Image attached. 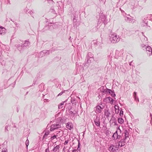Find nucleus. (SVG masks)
<instances>
[{
  "label": "nucleus",
  "mask_w": 152,
  "mask_h": 152,
  "mask_svg": "<svg viewBox=\"0 0 152 152\" xmlns=\"http://www.w3.org/2000/svg\"><path fill=\"white\" fill-rule=\"evenodd\" d=\"M117 124V123L116 122H115V125H116Z\"/></svg>",
  "instance_id": "nucleus-51"
},
{
  "label": "nucleus",
  "mask_w": 152,
  "mask_h": 152,
  "mask_svg": "<svg viewBox=\"0 0 152 152\" xmlns=\"http://www.w3.org/2000/svg\"><path fill=\"white\" fill-rule=\"evenodd\" d=\"M24 11L26 14H29L31 15L32 17L33 18L34 17V12L32 10H29L27 8H26L24 9Z\"/></svg>",
  "instance_id": "nucleus-13"
},
{
  "label": "nucleus",
  "mask_w": 152,
  "mask_h": 152,
  "mask_svg": "<svg viewBox=\"0 0 152 152\" xmlns=\"http://www.w3.org/2000/svg\"><path fill=\"white\" fill-rule=\"evenodd\" d=\"M87 57V62L88 63H90L91 61L93 59V56H92L91 53H88Z\"/></svg>",
  "instance_id": "nucleus-11"
},
{
  "label": "nucleus",
  "mask_w": 152,
  "mask_h": 152,
  "mask_svg": "<svg viewBox=\"0 0 152 152\" xmlns=\"http://www.w3.org/2000/svg\"><path fill=\"white\" fill-rule=\"evenodd\" d=\"M109 100L111 102L112 104L114 100L111 97H108Z\"/></svg>",
  "instance_id": "nucleus-36"
},
{
  "label": "nucleus",
  "mask_w": 152,
  "mask_h": 152,
  "mask_svg": "<svg viewBox=\"0 0 152 152\" xmlns=\"http://www.w3.org/2000/svg\"><path fill=\"white\" fill-rule=\"evenodd\" d=\"M106 92H108L109 94H110L113 97H114L115 96V94L113 91H112L111 90L107 89Z\"/></svg>",
  "instance_id": "nucleus-16"
},
{
  "label": "nucleus",
  "mask_w": 152,
  "mask_h": 152,
  "mask_svg": "<svg viewBox=\"0 0 152 152\" xmlns=\"http://www.w3.org/2000/svg\"><path fill=\"white\" fill-rule=\"evenodd\" d=\"M133 97H134V99L136 101L137 99V101H138V102H139V99L138 98H137V92H134L133 93Z\"/></svg>",
  "instance_id": "nucleus-27"
},
{
  "label": "nucleus",
  "mask_w": 152,
  "mask_h": 152,
  "mask_svg": "<svg viewBox=\"0 0 152 152\" xmlns=\"http://www.w3.org/2000/svg\"><path fill=\"white\" fill-rule=\"evenodd\" d=\"M30 42L28 40H26L25 41L24 43L22 44L23 47H26L30 45Z\"/></svg>",
  "instance_id": "nucleus-20"
},
{
  "label": "nucleus",
  "mask_w": 152,
  "mask_h": 152,
  "mask_svg": "<svg viewBox=\"0 0 152 152\" xmlns=\"http://www.w3.org/2000/svg\"><path fill=\"white\" fill-rule=\"evenodd\" d=\"M45 152H50L49 146H48V148L45 150Z\"/></svg>",
  "instance_id": "nucleus-42"
},
{
  "label": "nucleus",
  "mask_w": 152,
  "mask_h": 152,
  "mask_svg": "<svg viewBox=\"0 0 152 152\" xmlns=\"http://www.w3.org/2000/svg\"><path fill=\"white\" fill-rule=\"evenodd\" d=\"M132 61L130 63H129V64L130 66H132V64H131V63H132Z\"/></svg>",
  "instance_id": "nucleus-49"
},
{
  "label": "nucleus",
  "mask_w": 152,
  "mask_h": 152,
  "mask_svg": "<svg viewBox=\"0 0 152 152\" xmlns=\"http://www.w3.org/2000/svg\"><path fill=\"white\" fill-rule=\"evenodd\" d=\"M126 139L125 138H124L122 139H121V140L119 141L118 142V145L119 147L120 146V147H121L123 146H124L125 145Z\"/></svg>",
  "instance_id": "nucleus-12"
},
{
  "label": "nucleus",
  "mask_w": 152,
  "mask_h": 152,
  "mask_svg": "<svg viewBox=\"0 0 152 152\" xmlns=\"http://www.w3.org/2000/svg\"><path fill=\"white\" fill-rule=\"evenodd\" d=\"M95 125L97 126H100V122L99 121V117H96V119L94 120Z\"/></svg>",
  "instance_id": "nucleus-15"
},
{
  "label": "nucleus",
  "mask_w": 152,
  "mask_h": 152,
  "mask_svg": "<svg viewBox=\"0 0 152 152\" xmlns=\"http://www.w3.org/2000/svg\"><path fill=\"white\" fill-rule=\"evenodd\" d=\"M64 150V148H63V150Z\"/></svg>",
  "instance_id": "nucleus-56"
},
{
  "label": "nucleus",
  "mask_w": 152,
  "mask_h": 152,
  "mask_svg": "<svg viewBox=\"0 0 152 152\" xmlns=\"http://www.w3.org/2000/svg\"><path fill=\"white\" fill-rule=\"evenodd\" d=\"M6 31V29L0 26V34H5Z\"/></svg>",
  "instance_id": "nucleus-19"
},
{
  "label": "nucleus",
  "mask_w": 152,
  "mask_h": 152,
  "mask_svg": "<svg viewBox=\"0 0 152 152\" xmlns=\"http://www.w3.org/2000/svg\"><path fill=\"white\" fill-rule=\"evenodd\" d=\"M1 152H7V149L6 148H3L2 149Z\"/></svg>",
  "instance_id": "nucleus-39"
},
{
  "label": "nucleus",
  "mask_w": 152,
  "mask_h": 152,
  "mask_svg": "<svg viewBox=\"0 0 152 152\" xmlns=\"http://www.w3.org/2000/svg\"><path fill=\"white\" fill-rule=\"evenodd\" d=\"M29 144V141L27 139V140H26V142H25V144L26 145V146L27 147V148H28V145Z\"/></svg>",
  "instance_id": "nucleus-32"
},
{
  "label": "nucleus",
  "mask_w": 152,
  "mask_h": 152,
  "mask_svg": "<svg viewBox=\"0 0 152 152\" xmlns=\"http://www.w3.org/2000/svg\"><path fill=\"white\" fill-rule=\"evenodd\" d=\"M7 142H4V144H5V143H6V144H7Z\"/></svg>",
  "instance_id": "nucleus-50"
},
{
  "label": "nucleus",
  "mask_w": 152,
  "mask_h": 152,
  "mask_svg": "<svg viewBox=\"0 0 152 152\" xmlns=\"http://www.w3.org/2000/svg\"><path fill=\"white\" fill-rule=\"evenodd\" d=\"M76 151H77L76 149H74L72 151V152H76Z\"/></svg>",
  "instance_id": "nucleus-47"
},
{
  "label": "nucleus",
  "mask_w": 152,
  "mask_h": 152,
  "mask_svg": "<svg viewBox=\"0 0 152 152\" xmlns=\"http://www.w3.org/2000/svg\"><path fill=\"white\" fill-rule=\"evenodd\" d=\"M124 136L125 138L126 139L127 138L129 137V133L128 131L127 130H125L124 131Z\"/></svg>",
  "instance_id": "nucleus-25"
},
{
  "label": "nucleus",
  "mask_w": 152,
  "mask_h": 152,
  "mask_svg": "<svg viewBox=\"0 0 152 152\" xmlns=\"http://www.w3.org/2000/svg\"><path fill=\"white\" fill-rule=\"evenodd\" d=\"M60 146L59 145H57L56 146H54V147L53 149V152H58L59 151V149Z\"/></svg>",
  "instance_id": "nucleus-18"
},
{
  "label": "nucleus",
  "mask_w": 152,
  "mask_h": 152,
  "mask_svg": "<svg viewBox=\"0 0 152 152\" xmlns=\"http://www.w3.org/2000/svg\"><path fill=\"white\" fill-rule=\"evenodd\" d=\"M121 134V131L119 129V127H118L117 130L114 133L112 136V137L113 138L114 140H116L118 139H120L121 137L120 134Z\"/></svg>",
  "instance_id": "nucleus-3"
},
{
  "label": "nucleus",
  "mask_w": 152,
  "mask_h": 152,
  "mask_svg": "<svg viewBox=\"0 0 152 152\" xmlns=\"http://www.w3.org/2000/svg\"><path fill=\"white\" fill-rule=\"evenodd\" d=\"M56 136H57L54 135H53V136L51 137V140H53L54 139L56 138Z\"/></svg>",
  "instance_id": "nucleus-43"
},
{
  "label": "nucleus",
  "mask_w": 152,
  "mask_h": 152,
  "mask_svg": "<svg viewBox=\"0 0 152 152\" xmlns=\"http://www.w3.org/2000/svg\"><path fill=\"white\" fill-rule=\"evenodd\" d=\"M104 112V114L106 116V117L107 118H108V117H109L110 113L109 112V111L107 110H105Z\"/></svg>",
  "instance_id": "nucleus-23"
},
{
  "label": "nucleus",
  "mask_w": 152,
  "mask_h": 152,
  "mask_svg": "<svg viewBox=\"0 0 152 152\" xmlns=\"http://www.w3.org/2000/svg\"><path fill=\"white\" fill-rule=\"evenodd\" d=\"M67 152H70V151H68Z\"/></svg>",
  "instance_id": "nucleus-55"
},
{
  "label": "nucleus",
  "mask_w": 152,
  "mask_h": 152,
  "mask_svg": "<svg viewBox=\"0 0 152 152\" xmlns=\"http://www.w3.org/2000/svg\"><path fill=\"white\" fill-rule=\"evenodd\" d=\"M115 111L116 113L118 114L119 111V107L118 106L115 105Z\"/></svg>",
  "instance_id": "nucleus-24"
},
{
  "label": "nucleus",
  "mask_w": 152,
  "mask_h": 152,
  "mask_svg": "<svg viewBox=\"0 0 152 152\" xmlns=\"http://www.w3.org/2000/svg\"><path fill=\"white\" fill-rule=\"evenodd\" d=\"M61 127V125L59 124H55L51 125L50 130L51 131H53L55 129Z\"/></svg>",
  "instance_id": "nucleus-8"
},
{
  "label": "nucleus",
  "mask_w": 152,
  "mask_h": 152,
  "mask_svg": "<svg viewBox=\"0 0 152 152\" xmlns=\"http://www.w3.org/2000/svg\"><path fill=\"white\" fill-rule=\"evenodd\" d=\"M48 30H49V26L48 25L44 27L43 29L42 30V32H45Z\"/></svg>",
  "instance_id": "nucleus-26"
},
{
  "label": "nucleus",
  "mask_w": 152,
  "mask_h": 152,
  "mask_svg": "<svg viewBox=\"0 0 152 152\" xmlns=\"http://www.w3.org/2000/svg\"><path fill=\"white\" fill-rule=\"evenodd\" d=\"M15 25H17V23H15Z\"/></svg>",
  "instance_id": "nucleus-52"
},
{
  "label": "nucleus",
  "mask_w": 152,
  "mask_h": 152,
  "mask_svg": "<svg viewBox=\"0 0 152 152\" xmlns=\"http://www.w3.org/2000/svg\"><path fill=\"white\" fill-rule=\"evenodd\" d=\"M66 100H66L65 101L63 102L58 105V109H61L63 107V105H64V103L65 102H66Z\"/></svg>",
  "instance_id": "nucleus-28"
},
{
  "label": "nucleus",
  "mask_w": 152,
  "mask_h": 152,
  "mask_svg": "<svg viewBox=\"0 0 152 152\" xmlns=\"http://www.w3.org/2000/svg\"><path fill=\"white\" fill-rule=\"evenodd\" d=\"M66 127L69 129L71 130L73 128V125L71 122H68L66 124Z\"/></svg>",
  "instance_id": "nucleus-14"
},
{
  "label": "nucleus",
  "mask_w": 152,
  "mask_h": 152,
  "mask_svg": "<svg viewBox=\"0 0 152 152\" xmlns=\"http://www.w3.org/2000/svg\"><path fill=\"white\" fill-rule=\"evenodd\" d=\"M99 43V42L98 41H96V42L95 43V44L96 45H97L98 43Z\"/></svg>",
  "instance_id": "nucleus-48"
},
{
  "label": "nucleus",
  "mask_w": 152,
  "mask_h": 152,
  "mask_svg": "<svg viewBox=\"0 0 152 152\" xmlns=\"http://www.w3.org/2000/svg\"><path fill=\"white\" fill-rule=\"evenodd\" d=\"M109 39L112 43H115L118 42L120 38L116 34L113 33L110 35Z\"/></svg>",
  "instance_id": "nucleus-1"
},
{
  "label": "nucleus",
  "mask_w": 152,
  "mask_h": 152,
  "mask_svg": "<svg viewBox=\"0 0 152 152\" xmlns=\"http://www.w3.org/2000/svg\"><path fill=\"white\" fill-rule=\"evenodd\" d=\"M80 144L79 142H78V146H77V150L78 151H80Z\"/></svg>",
  "instance_id": "nucleus-35"
},
{
  "label": "nucleus",
  "mask_w": 152,
  "mask_h": 152,
  "mask_svg": "<svg viewBox=\"0 0 152 152\" xmlns=\"http://www.w3.org/2000/svg\"><path fill=\"white\" fill-rule=\"evenodd\" d=\"M39 87L40 88V87H44V85L43 84H41L39 85Z\"/></svg>",
  "instance_id": "nucleus-46"
},
{
  "label": "nucleus",
  "mask_w": 152,
  "mask_h": 152,
  "mask_svg": "<svg viewBox=\"0 0 152 152\" xmlns=\"http://www.w3.org/2000/svg\"><path fill=\"white\" fill-rule=\"evenodd\" d=\"M48 134L49 133L48 132H46L43 137V139L45 138H46L47 137Z\"/></svg>",
  "instance_id": "nucleus-34"
},
{
  "label": "nucleus",
  "mask_w": 152,
  "mask_h": 152,
  "mask_svg": "<svg viewBox=\"0 0 152 152\" xmlns=\"http://www.w3.org/2000/svg\"><path fill=\"white\" fill-rule=\"evenodd\" d=\"M56 9H57L58 8V9L59 8H58V7H56Z\"/></svg>",
  "instance_id": "nucleus-54"
},
{
  "label": "nucleus",
  "mask_w": 152,
  "mask_h": 152,
  "mask_svg": "<svg viewBox=\"0 0 152 152\" xmlns=\"http://www.w3.org/2000/svg\"><path fill=\"white\" fill-rule=\"evenodd\" d=\"M104 105H105L104 104H100L99 105H97L95 107V112L96 113H101L102 112V110L104 108Z\"/></svg>",
  "instance_id": "nucleus-5"
},
{
  "label": "nucleus",
  "mask_w": 152,
  "mask_h": 152,
  "mask_svg": "<svg viewBox=\"0 0 152 152\" xmlns=\"http://www.w3.org/2000/svg\"><path fill=\"white\" fill-rule=\"evenodd\" d=\"M123 111H122V110H120L119 115L121 116H122L123 115Z\"/></svg>",
  "instance_id": "nucleus-38"
},
{
  "label": "nucleus",
  "mask_w": 152,
  "mask_h": 152,
  "mask_svg": "<svg viewBox=\"0 0 152 152\" xmlns=\"http://www.w3.org/2000/svg\"><path fill=\"white\" fill-rule=\"evenodd\" d=\"M76 113V112L75 111V112H72V111H69V114L71 116H74L75 114Z\"/></svg>",
  "instance_id": "nucleus-31"
},
{
  "label": "nucleus",
  "mask_w": 152,
  "mask_h": 152,
  "mask_svg": "<svg viewBox=\"0 0 152 152\" xmlns=\"http://www.w3.org/2000/svg\"><path fill=\"white\" fill-rule=\"evenodd\" d=\"M15 46L20 52H21L23 50L24 47H23L22 45H20V44H17L15 45Z\"/></svg>",
  "instance_id": "nucleus-17"
},
{
  "label": "nucleus",
  "mask_w": 152,
  "mask_h": 152,
  "mask_svg": "<svg viewBox=\"0 0 152 152\" xmlns=\"http://www.w3.org/2000/svg\"><path fill=\"white\" fill-rule=\"evenodd\" d=\"M148 21L147 20L144 19V20H143L142 22V25L143 26H147V23Z\"/></svg>",
  "instance_id": "nucleus-21"
},
{
  "label": "nucleus",
  "mask_w": 152,
  "mask_h": 152,
  "mask_svg": "<svg viewBox=\"0 0 152 152\" xmlns=\"http://www.w3.org/2000/svg\"><path fill=\"white\" fill-rule=\"evenodd\" d=\"M141 46L143 48V50H145V47H146L147 46H146L144 44H142L141 45Z\"/></svg>",
  "instance_id": "nucleus-37"
},
{
  "label": "nucleus",
  "mask_w": 152,
  "mask_h": 152,
  "mask_svg": "<svg viewBox=\"0 0 152 152\" xmlns=\"http://www.w3.org/2000/svg\"><path fill=\"white\" fill-rule=\"evenodd\" d=\"M8 126H5V132H7L8 131Z\"/></svg>",
  "instance_id": "nucleus-41"
},
{
  "label": "nucleus",
  "mask_w": 152,
  "mask_h": 152,
  "mask_svg": "<svg viewBox=\"0 0 152 152\" xmlns=\"http://www.w3.org/2000/svg\"><path fill=\"white\" fill-rule=\"evenodd\" d=\"M84 68L81 65V64L80 62H76V70L74 72V74L76 75L77 74L81 73L83 72Z\"/></svg>",
  "instance_id": "nucleus-2"
},
{
  "label": "nucleus",
  "mask_w": 152,
  "mask_h": 152,
  "mask_svg": "<svg viewBox=\"0 0 152 152\" xmlns=\"http://www.w3.org/2000/svg\"><path fill=\"white\" fill-rule=\"evenodd\" d=\"M71 102L73 104H76V101L74 99H72L71 100Z\"/></svg>",
  "instance_id": "nucleus-33"
},
{
  "label": "nucleus",
  "mask_w": 152,
  "mask_h": 152,
  "mask_svg": "<svg viewBox=\"0 0 152 152\" xmlns=\"http://www.w3.org/2000/svg\"><path fill=\"white\" fill-rule=\"evenodd\" d=\"M124 53V51L123 50H121L120 51L117 50H116L115 57V58L118 59L120 57H122Z\"/></svg>",
  "instance_id": "nucleus-6"
},
{
  "label": "nucleus",
  "mask_w": 152,
  "mask_h": 152,
  "mask_svg": "<svg viewBox=\"0 0 152 152\" xmlns=\"http://www.w3.org/2000/svg\"><path fill=\"white\" fill-rule=\"evenodd\" d=\"M147 54L149 56H150L152 54V49L151 47L148 46L146 47H145V50Z\"/></svg>",
  "instance_id": "nucleus-9"
},
{
  "label": "nucleus",
  "mask_w": 152,
  "mask_h": 152,
  "mask_svg": "<svg viewBox=\"0 0 152 152\" xmlns=\"http://www.w3.org/2000/svg\"><path fill=\"white\" fill-rule=\"evenodd\" d=\"M28 92H27V93H26V94H27L28 93Z\"/></svg>",
  "instance_id": "nucleus-57"
},
{
  "label": "nucleus",
  "mask_w": 152,
  "mask_h": 152,
  "mask_svg": "<svg viewBox=\"0 0 152 152\" xmlns=\"http://www.w3.org/2000/svg\"><path fill=\"white\" fill-rule=\"evenodd\" d=\"M50 11L52 12L53 14L56 15L57 14V13H56V12L55 11V10L53 8H52L50 9Z\"/></svg>",
  "instance_id": "nucleus-30"
},
{
  "label": "nucleus",
  "mask_w": 152,
  "mask_h": 152,
  "mask_svg": "<svg viewBox=\"0 0 152 152\" xmlns=\"http://www.w3.org/2000/svg\"><path fill=\"white\" fill-rule=\"evenodd\" d=\"M40 54H42V56L44 54H46V55H48L49 54V53L48 51L46 50H43L42 51L40 52Z\"/></svg>",
  "instance_id": "nucleus-22"
},
{
  "label": "nucleus",
  "mask_w": 152,
  "mask_h": 152,
  "mask_svg": "<svg viewBox=\"0 0 152 152\" xmlns=\"http://www.w3.org/2000/svg\"><path fill=\"white\" fill-rule=\"evenodd\" d=\"M58 23H49L48 25L49 26V30L51 31L53 28H57L58 27Z\"/></svg>",
  "instance_id": "nucleus-7"
},
{
  "label": "nucleus",
  "mask_w": 152,
  "mask_h": 152,
  "mask_svg": "<svg viewBox=\"0 0 152 152\" xmlns=\"http://www.w3.org/2000/svg\"><path fill=\"white\" fill-rule=\"evenodd\" d=\"M74 18H73V21L74 22H75L77 21V20L75 19V15H74Z\"/></svg>",
  "instance_id": "nucleus-45"
},
{
  "label": "nucleus",
  "mask_w": 152,
  "mask_h": 152,
  "mask_svg": "<svg viewBox=\"0 0 152 152\" xmlns=\"http://www.w3.org/2000/svg\"><path fill=\"white\" fill-rule=\"evenodd\" d=\"M65 91H62L57 96H60L63 93H64Z\"/></svg>",
  "instance_id": "nucleus-40"
},
{
  "label": "nucleus",
  "mask_w": 152,
  "mask_h": 152,
  "mask_svg": "<svg viewBox=\"0 0 152 152\" xmlns=\"http://www.w3.org/2000/svg\"><path fill=\"white\" fill-rule=\"evenodd\" d=\"M125 20L128 23H133L134 22L135 20L131 18V17L128 15L125 17Z\"/></svg>",
  "instance_id": "nucleus-10"
},
{
  "label": "nucleus",
  "mask_w": 152,
  "mask_h": 152,
  "mask_svg": "<svg viewBox=\"0 0 152 152\" xmlns=\"http://www.w3.org/2000/svg\"><path fill=\"white\" fill-rule=\"evenodd\" d=\"M69 142V140H66L65 141V142L64 143V145H66L67 144V143H68Z\"/></svg>",
  "instance_id": "nucleus-44"
},
{
  "label": "nucleus",
  "mask_w": 152,
  "mask_h": 152,
  "mask_svg": "<svg viewBox=\"0 0 152 152\" xmlns=\"http://www.w3.org/2000/svg\"><path fill=\"white\" fill-rule=\"evenodd\" d=\"M119 147L118 145H114L111 144L109 148V150L110 152H118Z\"/></svg>",
  "instance_id": "nucleus-4"
},
{
  "label": "nucleus",
  "mask_w": 152,
  "mask_h": 152,
  "mask_svg": "<svg viewBox=\"0 0 152 152\" xmlns=\"http://www.w3.org/2000/svg\"><path fill=\"white\" fill-rule=\"evenodd\" d=\"M39 91H43V89H41V90L40 89Z\"/></svg>",
  "instance_id": "nucleus-53"
},
{
  "label": "nucleus",
  "mask_w": 152,
  "mask_h": 152,
  "mask_svg": "<svg viewBox=\"0 0 152 152\" xmlns=\"http://www.w3.org/2000/svg\"><path fill=\"white\" fill-rule=\"evenodd\" d=\"M124 122V120L122 118H119L118 119V123L122 124Z\"/></svg>",
  "instance_id": "nucleus-29"
}]
</instances>
